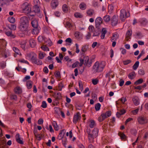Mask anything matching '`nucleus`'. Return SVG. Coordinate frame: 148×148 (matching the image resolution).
<instances>
[{"instance_id":"f257e3e1","label":"nucleus","mask_w":148,"mask_h":148,"mask_svg":"<svg viewBox=\"0 0 148 148\" xmlns=\"http://www.w3.org/2000/svg\"><path fill=\"white\" fill-rule=\"evenodd\" d=\"M19 28L21 32L27 30L28 28V17L23 16L21 18Z\"/></svg>"},{"instance_id":"f03ea898","label":"nucleus","mask_w":148,"mask_h":148,"mask_svg":"<svg viewBox=\"0 0 148 148\" xmlns=\"http://www.w3.org/2000/svg\"><path fill=\"white\" fill-rule=\"evenodd\" d=\"M86 132L88 134V139L90 143L93 142V139L96 138L98 135V130L97 128H95L90 133V130L88 128L87 129Z\"/></svg>"},{"instance_id":"7ed1b4c3","label":"nucleus","mask_w":148,"mask_h":148,"mask_svg":"<svg viewBox=\"0 0 148 148\" xmlns=\"http://www.w3.org/2000/svg\"><path fill=\"white\" fill-rule=\"evenodd\" d=\"M105 63L103 62H102L100 63L97 61L94 64L93 69L94 72H101L105 66Z\"/></svg>"},{"instance_id":"20e7f679","label":"nucleus","mask_w":148,"mask_h":148,"mask_svg":"<svg viewBox=\"0 0 148 148\" xmlns=\"http://www.w3.org/2000/svg\"><path fill=\"white\" fill-rule=\"evenodd\" d=\"M138 123L140 124H144L147 123L148 121L146 117L143 115L139 116L137 119Z\"/></svg>"},{"instance_id":"39448f33","label":"nucleus","mask_w":148,"mask_h":148,"mask_svg":"<svg viewBox=\"0 0 148 148\" xmlns=\"http://www.w3.org/2000/svg\"><path fill=\"white\" fill-rule=\"evenodd\" d=\"M128 16L127 15L126 11L124 9H122L120 11V19L122 21H124Z\"/></svg>"},{"instance_id":"423d86ee","label":"nucleus","mask_w":148,"mask_h":148,"mask_svg":"<svg viewBox=\"0 0 148 148\" xmlns=\"http://www.w3.org/2000/svg\"><path fill=\"white\" fill-rule=\"evenodd\" d=\"M83 62H84V65L88 67L90 66L91 64V60H89V58L88 56H85L84 57Z\"/></svg>"},{"instance_id":"0eeeda50","label":"nucleus","mask_w":148,"mask_h":148,"mask_svg":"<svg viewBox=\"0 0 148 148\" xmlns=\"http://www.w3.org/2000/svg\"><path fill=\"white\" fill-rule=\"evenodd\" d=\"M102 19L100 17H97L95 20V26L97 28H100L101 25L102 23Z\"/></svg>"},{"instance_id":"6e6552de","label":"nucleus","mask_w":148,"mask_h":148,"mask_svg":"<svg viewBox=\"0 0 148 148\" xmlns=\"http://www.w3.org/2000/svg\"><path fill=\"white\" fill-rule=\"evenodd\" d=\"M118 17L115 15H114L112 18L111 20V24L113 26H116L118 23Z\"/></svg>"},{"instance_id":"1a4fd4ad","label":"nucleus","mask_w":148,"mask_h":148,"mask_svg":"<svg viewBox=\"0 0 148 148\" xmlns=\"http://www.w3.org/2000/svg\"><path fill=\"white\" fill-rule=\"evenodd\" d=\"M28 57L29 60L32 63L34 62V61H35V60L36 59L37 55L35 53L33 52H31L29 53Z\"/></svg>"},{"instance_id":"9d476101","label":"nucleus","mask_w":148,"mask_h":148,"mask_svg":"<svg viewBox=\"0 0 148 148\" xmlns=\"http://www.w3.org/2000/svg\"><path fill=\"white\" fill-rule=\"evenodd\" d=\"M22 12L24 13L28 14V3H25L23 4L21 6Z\"/></svg>"},{"instance_id":"9b49d317","label":"nucleus","mask_w":148,"mask_h":148,"mask_svg":"<svg viewBox=\"0 0 148 148\" xmlns=\"http://www.w3.org/2000/svg\"><path fill=\"white\" fill-rule=\"evenodd\" d=\"M81 116L79 112H77L76 114H75L73 118V122L76 123L81 118Z\"/></svg>"},{"instance_id":"f8f14e48","label":"nucleus","mask_w":148,"mask_h":148,"mask_svg":"<svg viewBox=\"0 0 148 148\" xmlns=\"http://www.w3.org/2000/svg\"><path fill=\"white\" fill-rule=\"evenodd\" d=\"M132 31L131 29H130L128 30L126 34L125 40L127 41L129 40V39L131 38V36L132 35Z\"/></svg>"},{"instance_id":"ddd939ff","label":"nucleus","mask_w":148,"mask_h":148,"mask_svg":"<svg viewBox=\"0 0 148 148\" xmlns=\"http://www.w3.org/2000/svg\"><path fill=\"white\" fill-rule=\"evenodd\" d=\"M58 4V2L57 0H53L51 2V5L53 9L55 8Z\"/></svg>"},{"instance_id":"4468645a","label":"nucleus","mask_w":148,"mask_h":148,"mask_svg":"<svg viewBox=\"0 0 148 148\" xmlns=\"http://www.w3.org/2000/svg\"><path fill=\"white\" fill-rule=\"evenodd\" d=\"M119 35L117 33H115L112 35V36L111 39V40L112 42L113 41H116L119 38Z\"/></svg>"},{"instance_id":"2eb2a0df","label":"nucleus","mask_w":148,"mask_h":148,"mask_svg":"<svg viewBox=\"0 0 148 148\" xmlns=\"http://www.w3.org/2000/svg\"><path fill=\"white\" fill-rule=\"evenodd\" d=\"M20 135L19 134H17L16 135V141L19 143L21 144H23V143L22 140L20 139Z\"/></svg>"},{"instance_id":"dca6fc26","label":"nucleus","mask_w":148,"mask_h":148,"mask_svg":"<svg viewBox=\"0 0 148 148\" xmlns=\"http://www.w3.org/2000/svg\"><path fill=\"white\" fill-rule=\"evenodd\" d=\"M136 76V74L134 71H132L128 75V78L131 80L134 79Z\"/></svg>"},{"instance_id":"f3484780","label":"nucleus","mask_w":148,"mask_h":148,"mask_svg":"<svg viewBox=\"0 0 148 148\" xmlns=\"http://www.w3.org/2000/svg\"><path fill=\"white\" fill-rule=\"evenodd\" d=\"M132 100L134 104L136 106H137L139 105V100L137 97L136 96L133 97L132 98Z\"/></svg>"},{"instance_id":"a211bd4d","label":"nucleus","mask_w":148,"mask_h":148,"mask_svg":"<svg viewBox=\"0 0 148 148\" xmlns=\"http://www.w3.org/2000/svg\"><path fill=\"white\" fill-rule=\"evenodd\" d=\"M101 33V30L100 28L96 29L95 31H94V34H93L92 36H99L100 34Z\"/></svg>"},{"instance_id":"6ab92c4d","label":"nucleus","mask_w":148,"mask_h":148,"mask_svg":"<svg viewBox=\"0 0 148 148\" xmlns=\"http://www.w3.org/2000/svg\"><path fill=\"white\" fill-rule=\"evenodd\" d=\"M86 13L88 16H91L94 14L95 11L93 9H90L87 11Z\"/></svg>"},{"instance_id":"aec40b11","label":"nucleus","mask_w":148,"mask_h":148,"mask_svg":"<svg viewBox=\"0 0 148 148\" xmlns=\"http://www.w3.org/2000/svg\"><path fill=\"white\" fill-rule=\"evenodd\" d=\"M65 133V130L64 129L61 131L58 136V138L59 139H60L63 137Z\"/></svg>"},{"instance_id":"412c9836","label":"nucleus","mask_w":148,"mask_h":148,"mask_svg":"<svg viewBox=\"0 0 148 148\" xmlns=\"http://www.w3.org/2000/svg\"><path fill=\"white\" fill-rule=\"evenodd\" d=\"M8 27L11 30L14 31L16 29V26L15 25L10 24L8 25Z\"/></svg>"},{"instance_id":"4be33fe9","label":"nucleus","mask_w":148,"mask_h":148,"mask_svg":"<svg viewBox=\"0 0 148 148\" xmlns=\"http://www.w3.org/2000/svg\"><path fill=\"white\" fill-rule=\"evenodd\" d=\"M107 32L106 28H103L101 31V39H103L105 36V35Z\"/></svg>"},{"instance_id":"5701e85b","label":"nucleus","mask_w":148,"mask_h":148,"mask_svg":"<svg viewBox=\"0 0 148 148\" xmlns=\"http://www.w3.org/2000/svg\"><path fill=\"white\" fill-rule=\"evenodd\" d=\"M32 26L35 28H37L38 27V21L36 20H34L32 21L31 22Z\"/></svg>"},{"instance_id":"b1692460","label":"nucleus","mask_w":148,"mask_h":148,"mask_svg":"<svg viewBox=\"0 0 148 148\" xmlns=\"http://www.w3.org/2000/svg\"><path fill=\"white\" fill-rule=\"evenodd\" d=\"M32 63L37 65H41L42 64V61L40 60L37 59V58H36V59H35V61H34V62Z\"/></svg>"},{"instance_id":"393cba45","label":"nucleus","mask_w":148,"mask_h":148,"mask_svg":"<svg viewBox=\"0 0 148 148\" xmlns=\"http://www.w3.org/2000/svg\"><path fill=\"white\" fill-rule=\"evenodd\" d=\"M6 35L9 36H10L13 38H14L16 37V36L12 34L11 31H7L5 32Z\"/></svg>"},{"instance_id":"a878e982","label":"nucleus","mask_w":148,"mask_h":148,"mask_svg":"<svg viewBox=\"0 0 148 148\" xmlns=\"http://www.w3.org/2000/svg\"><path fill=\"white\" fill-rule=\"evenodd\" d=\"M35 13H39L40 12V9L38 5H34L33 7V10Z\"/></svg>"},{"instance_id":"bb28decb","label":"nucleus","mask_w":148,"mask_h":148,"mask_svg":"<svg viewBox=\"0 0 148 148\" xmlns=\"http://www.w3.org/2000/svg\"><path fill=\"white\" fill-rule=\"evenodd\" d=\"M14 91L15 93L18 95L19 94L22 92V91L21 88L20 87H16L14 90Z\"/></svg>"},{"instance_id":"cd10ccee","label":"nucleus","mask_w":148,"mask_h":148,"mask_svg":"<svg viewBox=\"0 0 148 148\" xmlns=\"http://www.w3.org/2000/svg\"><path fill=\"white\" fill-rule=\"evenodd\" d=\"M54 96L56 99H60L62 98L60 92H58L57 93H55Z\"/></svg>"},{"instance_id":"c85d7f7f","label":"nucleus","mask_w":148,"mask_h":148,"mask_svg":"<svg viewBox=\"0 0 148 148\" xmlns=\"http://www.w3.org/2000/svg\"><path fill=\"white\" fill-rule=\"evenodd\" d=\"M79 7L81 10H84L86 8V5L84 3H82L79 5Z\"/></svg>"},{"instance_id":"c756f323","label":"nucleus","mask_w":148,"mask_h":148,"mask_svg":"<svg viewBox=\"0 0 148 148\" xmlns=\"http://www.w3.org/2000/svg\"><path fill=\"white\" fill-rule=\"evenodd\" d=\"M29 45L31 47H34L36 45L35 41L33 39L30 40H29Z\"/></svg>"},{"instance_id":"7c9ffc66","label":"nucleus","mask_w":148,"mask_h":148,"mask_svg":"<svg viewBox=\"0 0 148 148\" xmlns=\"http://www.w3.org/2000/svg\"><path fill=\"white\" fill-rule=\"evenodd\" d=\"M106 118H107L108 117L110 116L111 115V112L110 111H108L106 112L105 114L103 113Z\"/></svg>"},{"instance_id":"2f4dec72","label":"nucleus","mask_w":148,"mask_h":148,"mask_svg":"<svg viewBox=\"0 0 148 148\" xmlns=\"http://www.w3.org/2000/svg\"><path fill=\"white\" fill-rule=\"evenodd\" d=\"M103 19L105 22H108L110 20V16L109 15H106L104 17Z\"/></svg>"},{"instance_id":"473e14b6","label":"nucleus","mask_w":148,"mask_h":148,"mask_svg":"<svg viewBox=\"0 0 148 148\" xmlns=\"http://www.w3.org/2000/svg\"><path fill=\"white\" fill-rule=\"evenodd\" d=\"M143 80L142 78L140 79L134 83V84L137 85L138 84H141L143 82Z\"/></svg>"},{"instance_id":"72a5a7b5","label":"nucleus","mask_w":148,"mask_h":148,"mask_svg":"<svg viewBox=\"0 0 148 148\" xmlns=\"http://www.w3.org/2000/svg\"><path fill=\"white\" fill-rule=\"evenodd\" d=\"M139 62L136 61L133 66V69L134 70H136L138 68L139 66Z\"/></svg>"},{"instance_id":"f704fd0d","label":"nucleus","mask_w":148,"mask_h":148,"mask_svg":"<svg viewBox=\"0 0 148 148\" xmlns=\"http://www.w3.org/2000/svg\"><path fill=\"white\" fill-rule=\"evenodd\" d=\"M62 10L63 12H66L68 10V6L64 4L62 6Z\"/></svg>"},{"instance_id":"c9c22d12","label":"nucleus","mask_w":148,"mask_h":148,"mask_svg":"<svg viewBox=\"0 0 148 148\" xmlns=\"http://www.w3.org/2000/svg\"><path fill=\"white\" fill-rule=\"evenodd\" d=\"M101 105L99 103L96 104L95 105V108L96 111H97L100 109Z\"/></svg>"},{"instance_id":"e433bc0d","label":"nucleus","mask_w":148,"mask_h":148,"mask_svg":"<svg viewBox=\"0 0 148 148\" xmlns=\"http://www.w3.org/2000/svg\"><path fill=\"white\" fill-rule=\"evenodd\" d=\"M104 116L103 114H101V116L99 117L98 119L99 121L100 122H101L103 121L105 119H106V117H104Z\"/></svg>"},{"instance_id":"4c0bfd02","label":"nucleus","mask_w":148,"mask_h":148,"mask_svg":"<svg viewBox=\"0 0 148 148\" xmlns=\"http://www.w3.org/2000/svg\"><path fill=\"white\" fill-rule=\"evenodd\" d=\"M8 21L11 23H13L15 22V19L13 17H11L8 18Z\"/></svg>"},{"instance_id":"58836bf2","label":"nucleus","mask_w":148,"mask_h":148,"mask_svg":"<svg viewBox=\"0 0 148 148\" xmlns=\"http://www.w3.org/2000/svg\"><path fill=\"white\" fill-rule=\"evenodd\" d=\"M74 16L76 18H82L83 16L80 13L77 12L75 13L74 14Z\"/></svg>"},{"instance_id":"ea45409f","label":"nucleus","mask_w":148,"mask_h":148,"mask_svg":"<svg viewBox=\"0 0 148 148\" xmlns=\"http://www.w3.org/2000/svg\"><path fill=\"white\" fill-rule=\"evenodd\" d=\"M46 55L45 53L44 54L43 53L40 52L39 54V58L40 59H42Z\"/></svg>"},{"instance_id":"a19ab883","label":"nucleus","mask_w":148,"mask_h":148,"mask_svg":"<svg viewBox=\"0 0 148 148\" xmlns=\"http://www.w3.org/2000/svg\"><path fill=\"white\" fill-rule=\"evenodd\" d=\"M87 47L86 46H84L82 47V49L81 50L83 53H84L87 51Z\"/></svg>"},{"instance_id":"79ce46f5","label":"nucleus","mask_w":148,"mask_h":148,"mask_svg":"<svg viewBox=\"0 0 148 148\" xmlns=\"http://www.w3.org/2000/svg\"><path fill=\"white\" fill-rule=\"evenodd\" d=\"M41 48L44 51H49V48L46 45L41 46Z\"/></svg>"},{"instance_id":"37998d69","label":"nucleus","mask_w":148,"mask_h":148,"mask_svg":"<svg viewBox=\"0 0 148 148\" xmlns=\"http://www.w3.org/2000/svg\"><path fill=\"white\" fill-rule=\"evenodd\" d=\"M138 73L140 75H143L145 74V71L143 69H140L138 71Z\"/></svg>"},{"instance_id":"c03bdc74","label":"nucleus","mask_w":148,"mask_h":148,"mask_svg":"<svg viewBox=\"0 0 148 148\" xmlns=\"http://www.w3.org/2000/svg\"><path fill=\"white\" fill-rule=\"evenodd\" d=\"M95 122L94 120H91L90 121V123L89 125L90 127L91 128H93L94 127V126L95 124Z\"/></svg>"},{"instance_id":"a18cd8bd","label":"nucleus","mask_w":148,"mask_h":148,"mask_svg":"<svg viewBox=\"0 0 148 148\" xmlns=\"http://www.w3.org/2000/svg\"><path fill=\"white\" fill-rule=\"evenodd\" d=\"M55 76L58 78L60 77V74L59 71H56V73H54Z\"/></svg>"},{"instance_id":"49530a36","label":"nucleus","mask_w":148,"mask_h":148,"mask_svg":"<svg viewBox=\"0 0 148 148\" xmlns=\"http://www.w3.org/2000/svg\"><path fill=\"white\" fill-rule=\"evenodd\" d=\"M92 84L95 85H96L99 82V80L97 79H92Z\"/></svg>"},{"instance_id":"de8ad7c7","label":"nucleus","mask_w":148,"mask_h":148,"mask_svg":"<svg viewBox=\"0 0 148 148\" xmlns=\"http://www.w3.org/2000/svg\"><path fill=\"white\" fill-rule=\"evenodd\" d=\"M64 87V85L62 82L60 83L58 85L59 90L61 91L62 90V88Z\"/></svg>"},{"instance_id":"09e8293b","label":"nucleus","mask_w":148,"mask_h":148,"mask_svg":"<svg viewBox=\"0 0 148 148\" xmlns=\"http://www.w3.org/2000/svg\"><path fill=\"white\" fill-rule=\"evenodd\" d=\"M131 62V61L130 60H126L125 61H123V64L126 65H127Z\"/></svg>"},{"instance_id":"8fccbe9b","label":"nucleus","mask_w":148,"mask_h":148,"mask_svg":"<svg viewBox=\"0 0 148 148\" xmlns=\"http://www.w3.org/2000/svg\"><path fill=\"white\" fill-rule=\"evenodd\" d=\"M72 27V25L70 22H67L66 23L65 27H68V28H69L71 27Z\"/></svg>"},{"instance_id":"3c124183","label":"nucleus","mask_w":148,"mask_h":148,"mask_svg":"<svg viewBox=\"0 0 148 148\" xmlns=\"http://www.w3.org/2000/svg\"><path fill=\"white\" fill-rule=\"evenodd\" d=\"M41 107L43 108H45L47 107V104L45 101H43L42 102Z\"/></svg>"},{"instance_id":"603ef678","label":"nucleus","mask_w":148,"mask_h":148,"mask_svg":"<svg viewBox=\"0 0 148 148\" xmlns=\"http://www.w3.org/2000/svg\"><path fill=\"white\" fill-rule=\"evenodd\" d=\"M28 89H31L32 86L33 82L31 81H28Z\"/></svg>"},{"instance_id":"864d4df0","label":"nucleus","mask_w":148,"mask_h":148,"mask_svg":"<svg viewBox=\"0 0 148 148\" xmlns=\"http://www.w3.org/2000/svg\"><path fill=\"white\" fill-rule=\"evenodd\" d=\"M23 81L24 82H26V86L28 87V75H27L25 77L23 80Z\"/></svg>"},{"instance_id":"5fc2aeb1","label":"nucleus","mask_w":148,"mask_h":148,"mask_svg":"<svg viewBox=\"0 0 148 148\" xmlns=\"http://www.w3.org/2000/svg\"><path fill=\"white\" fill-rule=\"evenodd\" d=\"M35 137L38 140H40L42 138H43V136H42V135L40 136L38 134Z\"/></svg>"},{"instance_id":"6e6d98bb","label":"nucleus","mask_w":148,"mask_h":148,"mask_svg":"<svg viewBox=\"0 0 148 148\" xmlns=\"http://www.w3.org/2000/svg\"><path fill=\"white\" fill-rule=\"evenodd\" d=\"M6 66V63L5 62H2L0 63V66L3 69Z\"/></svg>"},{"instance_id":"4d7b16f0","label":"nucleus","mask_w":148,"mask_h":148,"mask_svg":"<svg viewBox=\"0 0 148 148\" xmlns=\"http://www.w3.org/2000/svg\"><path fill=\"white\" fill-rule=\"evenodd\" d=\"M119 135L122 139H124L126 137L125 135L123 133H119Z\"/></svg>"},{"instance_id":"13d9d810","label":"nucleus","mask_w":148,"mask_h":148,"mask_svg":"<svg viewBox=\"0 0 148 148\" xmlns=\"http://www.w3.org/2000/svg\"><path fill=\"white\" fill-rule=\"evenodd\" d=\"M137 36L139 38H141L143 36L141 33L138 32L136 33Z\"/></svg>"},{"instance_id":"bf43d9fd","label":"nucleus","mask_w":148,"mask_h":148,"mask_svg":"<svg viewBox=\"0 0 148 148\" xmlns=\"http://www.w3.org/2000/svg\"><path fill=\"white\" fill-rule=\"evenodd\" d=\"M34 5H38L40 4V2L39 0H34Z\"/></svg>"},{"instance_id":"052dcab7","label":"nucleus","mask_w":148,"mask_h":148,"mask_svg":"<svg viewBox=\"0 0 148 148\" xmlns=\"http://www.w3.org/2000/svg\"><path fill=\"white\" fill-rule=\"evenodd\" d=\"M13 50L16 53L18 54H19V50L17 48L14 47L13 48Z\"/></svg>"},{"instance_id":"680f3d73","label":"nucleus","mask_w":148,"mask_h":148,"mask_svg":"<svg viewBox=\"0 0 148 148\" xmlns=\"http://www.w3.org/2000/svg\"><path fill=\"white\" fill-rule=\"evenodd\" d=\"M92 97L93 98V99L96 100L97 98V95L95 93H92Z\"/></svg>"},{"instance_id":"e2e57ef3","label":"nucleus","mask_w":148,"mask_h":148,"mask_svg":"<svg viewBox=\"0 0 148 148\" xmlns=\"http://www.w3.org/2000/svg\"><path fill=\"white\" fill-rule=\"evenodd\" d=\"M75 46L76 47V52L77 53H78L80 51L79 49V46L77 44H75Z\"/></svg>"},{"instance_id":"0e129e2a","label":"nucleus","mask_w":148,"mask_h":148,"mask_svg":"<svg viewBox=\"0 0 148 148\" xmlns=\"http://www.w3.org/2000/svg\"><path fill=\"white\" fill-rule=\"evenodd\" d=\"M88 29L90 30V32L91 31H92V30H94V29H95L93 26L91 25L89 27Z\"/></svg>"},{"instance_id":"69168bd1","label":"nucleus","mask_w":148,"mask_h":148,"mask_svg":"<svg viewBox=\"0 0 148 148\" xmlns=\"http://www.w3.org/2000/svg\"><path fill=\"white\" fill-rule=\"evenodd\" d=\"M147 22V20L146 19H144L142 21L141 23L143 25H145L146 24Z\"/></svg>"},{"instance_id":"338daca9","label":"nucleus","mask_w":148,"mask_h":148,"mask_svg":"<svg viewBox=\"0 0 148 148\" xmlns=\"http://www.w3.org/2000/svg\"><path fill=\"white\" fill-rule=\"evenodd\" d=\"M138 110L139 109L137 108L134 110L132 111V112L134 114H137V113L138 111Z\"/></svg>"},{"instance_id":"774afa93","label":"nucleus","mask_w":148,"mask_h":148,"mask_svg":"<svg viewBox=\"0 0 148 148\" xmlns=\"http://www.w3.org/2000/svg\"><path fill=\"white\" fill-rule=\"evenodd\" d=\"M54 109L55 112L56 114H58L60 108L58 107H55L54 108Z\"/></svg>"}]
</instances>
